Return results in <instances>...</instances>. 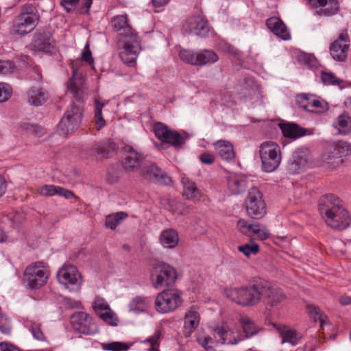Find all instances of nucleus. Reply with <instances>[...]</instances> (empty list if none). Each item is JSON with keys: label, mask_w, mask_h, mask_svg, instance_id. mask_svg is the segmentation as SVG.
Wrapping results in <instances>:
<instances>
[{"label": "nucleus", "mask_w": 351, "mask_h": 351, "mask_svg": "<svg viewBox=\"0 0 351 351\" xmlns=\"http://www.w3.org/2000/svg\"><path fill=\"white\" fill-rule=\"evenodd\" d=\"M318 210L322 219L332 229L343 230L350 226V215L342 202L335 195L329 194L320 197Z\"/></svg>", "instance_id": "f257e3e1"}, {"label": "nucleus", "mask_w": 351, "mask_h": 351, "mask_svg": "<svg viewBox=\"0 0 351 351\" xmlns=\"http://www.w3.org/2000/svg\"><path fill=\"white\" fill-rule=\"evenodd\" d=\"M230 300L242 306H253L260 302V280L249 285L231 287L225 291Z\"/></svg>", "instance_id": "f03ea898"}, {"label": "nucleus", "mask_w": 351, "mask_h": 351, "mask_svg": "<svg viewBox=\"0 0 351 351\" xmlns=\"http://www.w3.org/2000/svg\"><path fill=\"white\" fill-rule=\"evenodd\" d=\"M39 14L32 4H26L21 8L20 14L16 17L12 32L19 36H25L32 32L37 25Z\"/></svg>", "instance_id": "7ed1b4c3"}, {"label": "nucleus", "mask_w": 351, "mask_h": 351, "mask_svg": "<svg viewBox=\"0 0 351 351\" xmlns=\"http://www.w3.org/2000/svg\"><path fill=\"white\" fill-rule=\"evenodd\" d=\"M50 276L46 263L37 261L28 265L24 270L23 281L31 289H38L44 286Z\"/></svg>", "instance_id": "20e7f679"}, {"label": "nucleus", "mask_w": 351, "mask_h": 351, "mask_svg": "<svg viewBox=\"0 0 351 351\" xmlns=\"http://www.w3.org/2000/svg\"><path fill=\"white\" fill-rule=\"evenodd\" d=\"M177 278V271L173 266L160 263L154 265L150 279L153 287L159 289L174 285Z\"/></svg>", "instance_id": "39448f33"}, {"label": "nucleus", "mask_w": 351, "mask_h": 351, "mask_svg": "<svg viewBox=\"0 0 351 351\" xmlns=\"http://www.w3.org/2000/svg\"><path fill=\"white\" fill-rule=\"evenodd\" d=\"M182 292L176 289H168L160 292L155 300L156 310L160 313L174 311L183 302Z\"/></svg>", "instance_id": "423d86ee"}, {"label": "nucleus", "mask_w": 351, "mask_h": 351, "mask_svg": "<svg viewBox=\"0 0 351 351\" xmlns=\"http://www.w3.org/2000/svg\"><path fill=\"white\" fill-rule=\"evenodd\" d=\"M259 152L263 170L268 173L275 171L281 161L278 145L271 141L265 142L260 146Z\"/></svg>", "instance_id": "0eeeda50"}, {"label": "nucleus", "mask_w": 351, "mask_h": 351, "mask_svg": "<svg viewBox=\"0 0 351 351\" xmlns=\"http://www.w3.org/2000/svg\"><path fill=\"white\" fill-rule=\"evenodd\" d=\"M82 110L80 105L72 103L58 125V132L65 136L77 129L82 120Z\"/></svg>", "instance_id": "6e6552de"}, {"label": "nucleus", "mask_w": 351, "mask_h": 351, "mask_svg": "<svg viewBox=\"0 0 351 351\" xmlns=\"http://www.w3.org/2000/svg\"><path fill=\"white\" fill-rule=\"evenodd\" d=\"M248 216L254 219L262 218L266 214V204L262 193L256 187L251 188L245 201Z\"/></svg>", "instance_id": "1a4fd4ad"}, {"label": "nucleus", "mask_w": 351, "mask_h": 351, "mask_svg": "<svg viewBox=\"0 0 351 351\" xmlns=\"http://www.w3.org/2000/svg\"><path fill=\"white\" fill-rule=\"evenodd\" d=\"M58 280L66 289L78 291L82 283V276L77 268L71 265H64L57 273Z\"/></svg>", "instance_id": "9d476101"}, {"label": "nucleus", "mask_w": 351, "mask_h": 351, "mask_svg": "<svg viewBox=\"0 0 351 351\" xmlns=\"http://www.w3.org/2000/svg\"><path fill=\"white\" fill-rule=\"evenodd\" d=\"M285 298L281 289L272 285L267 280H260V302L263 301L267 305L274 307L282 302Z\"/></svg>", "instance_id": "9b49d317"}, {"label": "nucleus", "mask_w": 351, "mask_h": 351, "mask_svg": "<svg viewBox=\"0 0 351 351\" xmlns=\"http://www.w3.org/2000/svg\"><path fill=\"white\" fill-rule=\"evenodd\" d=\"M71 324L75 330L84 335H93L99 330L93 318L84 312L73 313L71 317Z\"/></svg>", "instance_id": "f8f14e48"}, {"label": "nucleus", "mask_w": 351, "mask_h": 351, "mask_svg": "<svg viewBox=\"0 0 351 351\" xmlns=\"http://www.w3.org/2000/svg\"><path fill=\"white\" fill-rule=\"evenodd\" d=\"M182 29L186 34L200 37H206L210 31L207 20L202 16H194L186 20Z\"/></svg>", "instance_id": "ddd939ff"}, {"label": "nucleus", "mask_w": 351, "mask_h": 351, "mask_svg": "<svg viewBox=\"0 0 351 351\" xmlns=\"http://www.w3.org/2000/svg\"><path fill=\"white\" fill-rule=\"evenodd\" d=\"M154 131L156 136L161 141L175 147L182 145L184 138L177 131L169 129L165 124L158 122L154 124Z\"/></svg>", "instance_id": "4468645a"}, {"label": "nucleus", "mask_w": 351, "mask_h": 351, "mask_svg": "<svg viewBox=\"0 0 351 351\" xmlns=\"http://www.w3.org/2000/svg\"><path fill=\"white\" fill-rule=\"evenodd\" d=\"M141 51L140 38L124 40L123 50L119 53L122 62L129 66H134L138 53Z\"/></svg>", "instance_id": "2eb2a0df"}, {"label": "nucleus", "mask_w": 351, "mask_h": 351, "mask_svg": "<svg viewBox=\"0 0 351 351\" xmlns=\"http://www.w3.org/2000/svg\"><path fill=\"white\" fill-rule=\"evenodd\" d=\"M140 172L145 179L153 182L166 185L171 182V178L154 164L143 163Z\"/></svg>", "instance_id": "dca6fc26"}, {"label": "nucleus", "mask_w": 351, "mask_h": 351, "mask_svg": "<svg viewBox=\"0 0 351 351\" xmlns=\"http://www.w3.org/2000/svg\"><path fill=\"white\" fill-rule=\"evenodd\" d=\"M349 47L350 38L347 32L343 31L330 45V51L332 58L343 61L347 58Z\"/></svg>", "instance_id": "f3484780"}, {"label": "nucleus", "mask_w": 351, "mask_h": 351, "mask_svg": "<svg viewBox=\"0 0 351 351\" xmlns=\"http://www.w3.org/2000/svg\"><path fill=\"white\" fill-rule=\"evenodd\" d=\"M297 103L300 108L311 112L319 113L328 108L325 101L306 94L298 96Z\"/></svg>", "instance_id": "a211bd4d"}, {"label": "nucleus", "mask_w": 351, "mask_h": 351, "mask_svg": "<svg viewBox=\"0 0 351 351\" xmlns=\"http://www.w3.org/2000/svg\"><path fill=\"white\" fill-rule=\"evenodd\" d=\"M118 149L117 144L112 140L108 139L99 143L94 145L91 149L84 150L82 155L89 158L98 155L100 158H108Z\"/></svg>", "instance_id": "6ab92c4d"}, {"label": "nucleus", "mask_w": 351, "mask_h": 351, "mask_svg": "<svg viewBox=\"0 0 351 351\" xmlns=\"http://www.w3.org/2000/svg\"><path fill=\"white\" fill-rule=\"evenodd\" d=\"M93 308L99 317L108 324L112 326L118 325L117 315L110 308L106 301L101 298H97L95 300Z\"/></svg>", "instance_id": "aec40b11"}, {"label": "nucleus", "mask_w": 351, "mask_h": 351, "mask_svg": "<svg viewBox=\"0 0 351 351\" xmlns=\"http://www.w3.org/2000/svg\"><path fill=\"white\" fill-rule=\"evenodd\" d=\"M240 334L237 330L230 329L227 326L217 327L214 330V338L217 344L235 345L241 341Z\"/></svg>", "instance_id": "412c9836"}, {"label": "nucleus", "mask_w": 351, "mask_h": 351, "mask_svg": "<svg viewBox=\"0 0 351 351\" xmlns=\"http://www.w3.org/2000/svg\"><path fill=\"white\" fill-rule=\"evenodd\" d=\"M125 159L123 162L124 169L127 172H132L141 168L143 164V156L130 145L124 147Z\"/></svg>", "instance_id": "4be33fe9"}, {"label": "nucleus", "mask_w": 351, "mask_h": 351, "mask_svg": "<svg viewBox=\"0 0 351 351\" xmlns=\"http://www.w3.org/2000/svg\"><path fill=\"white\" fill-rule=\"evenodd\" d=\"M312 8L316 9V14L326 17L336 14L339 10L337 0H308Z\"/></svg>", "instance_id": "5701e85b"}, {"label": "nucleus", "mask_w": 351, "mask_h": 351, "mask_svg": "<svg viewBox=\"0 0 351 351\" xmlns=\"http://www.w3.org/2000/svg\"><path fill=\"white\" fill-rule=\"evenodd\" d=\"M111 25L116 31L121 32V34L125 37L126 40H132L139 38L135 31L130 25L126 15L115 16L111 21Z\"/></svg>", "instance_id": "b1692460"}, {"label": "nucleus", "mask_w": 351, "mask_h": 351, "mask_svg": "<svg viewBox=\"0 0 351 351\" xmlns=\"http://www.w3.org/2000/svg\"><path fill=\"white\" fill-rule=\"evenodd\" d=\"M32 47L37 51L51 52L54 48L53 40L49 32L37 34L32 43Z\"/></svg>", "instance_id": "393cba45"}, {"label": "nucleus", "mask_w": 351, "mask_h": 351, "mask_svg": "<svg viewBox=\"0 0 351 351\" xmlns=\"http://www.w3.org/2000/svg\"><path fill=\"white\" fill-rule=\"evenodd\" d=\"M268 29L284 40L291 39V34L283 21L278 17H271L266 21Z\"/></svg>", "instance_id": "a878e982"}, {"label": "nucleus", "mask_w": 351, "mask_h": 351, "mask_svg": "<svg viewBox=\"0 0 351 351\" xmlns=\"http://www.w3.org/2000/svg\"><path fill=\"white\" fill-rule=\"evenodd\" d=\"M279 128L285 137L293 139H296L311 134L307 133L306 129L292 122L280 123Z\"/></svg>", "instance_id": "bb28decb"}, {"label": "nucleus", "mask_w": 351, "mask_h": 351, "mask_svg": "<svg viewBox=\"0 0 351 351\" xmlns=\"http://www.w3.org/2000/svg\"><path fill=\"white\" fill-rule=\"evenodd\" d=\"M200 316L197 306H191L185 314L184 317V333L185 336H189L199 323Z\"/></svg>", "instance_id": "cd10ccee"}, {"label": "nucleus", "mask_w": 351, "mask_h": 351, "mask_svg": "<svg viewBox=\"0 0 351 351\" xmlns=\"http://www.w3.org/2000/svg\"><path fill=\"white\" fill-rule=\"evenodd\" d=\"M39 193L43 196H53L55 195L64 197L66 199L75 197V194L70 190L59 186L45 184L40 187Z\"/></svg>", "instance_id": "c85d7f7f"}, {"label": "nucleus", "mask_w": 351, "mask_h": 351, "mask_svg": "<svg viewBox=\"0 0 351 351\" xmlns=\"http://www.w3.org/2000/svg\"><path fill=\"white\" fill-rule=\"evenodd\" d=\"M159 240L164 247L173 249L178 244V233L174 229L169 228L165 230L160 233Z\"/></svg>", "instance_id": "c756f323"}, {"label": "nucleus", "mask_w": 351, "mask_h": 351, "mask_svg": "<svg viewBox=\"0 0 351 351\" xmlns=\"http://www.w3.org/2000/svg\"><path fill=\"white\" fill-rule=\"evenodd\" d=\"M217 154L223 160H232L235 153L232 145L226 141H219L214 144Z\"/></svg>", "instance_id": "7c9ffc66"}, {"label": "nucleus", "mask_w": 351, "mask_h": 351, "mask_svg": "<svg viewBox=\"0 0 351 351\" xmlns=\"http://www.w3.org/2000/svg\"><path fill=\"white\" fill-rule=\"evenodd\" d=\"M27 95L28 102L34 106L43 105L47 99V93L43 88H32Z\"/></svg>", "instance_id": "2f4dec72"}, {"label": "nucleus", "mask_w": 351, "mask_h": 351, "mask_svg": "<svg viewBox=\"0 0 351 351\" xmlns=\"http://www.w3.org/2000/svg\"><path fill=\"white\" fill-rule=\"evenodd\" d=\"M333 126L339 134L346 135L351 132V117L348 114H342L335 119Z\"/></svg>", "instance_id": "473e14b6"}, {"label": "nucleus", "mask_w": 351, "mask_h": 351, "mask_svg": "<svg viewBox=\"0 0 351 351\" xmlns=\"http://www.w3.org/2000/svg\"><path fill=\"white\" fill-rule=\"evenodd\" d=\"M219 60L218 55L213 50H202L197 53V65L204 66L206 64H211Z\"/></svg>", "instance_id": "72a5a7b5"}, {"label": "nucleus", "mask_w": 351, "mask_h": 351, "mask_svg": "<svg viewBox=\"0 0 351 351\" xmlns=\"http://www.w3.org/2000/svg\"><path fill=\"white\" fill-rule=\"evenodd\" d=\"M280 335L282 339V343H289L292 346L298 344L301 337L294 329L283 326L279 328Z\"/></svg>", "instance_id": "f704fd0d"}, {"label": "nucleus", "mask_w": 351, "mask_h": 351, "mask_svg": "<svg viewBox=\"0 0 351 351\" xmlns=\"http://www.w3.org/2000/svg\"><path fill=\"white\" fill-rule=\"evenodd\" d=\"M228 186L230 192L234 195L243 193L246 187L245 180L237 176H230L228 180Z\"/></svg>", "instance_id": "c9c22d12"}, {"label": "nucleus", "mask_w": 351, "mask_h": 351, "mask_svg": "<svg viewBox=\"0 0 351 351\" xmlns=\"http://www.w3.org/2000/svg\"><path fill=\"white\" fill-rule=\"evenodd\" d=\"M149 300L147 298L136 296L134 298L130 304V311L134 313L145 312L149 307Z\"/></svg>", "instance_id": "e433bc0d"}, {"label": "nucleus", "mask_w": 351, "mask_h": 351, "mask_svg": "<svg viewBox=\"0 0 351 351\" xmlns=\"http://www.w3.org/2000/svg\"><path fill=\"white\" fill-rule=\"evenodd\" d=\"M182 183L184 187L182 194L187 199H195L200 196V193L193 182L189 180L188 178H183L182 179Z\"/></svg>", "instance_id": "4c0bfd02"}, {"label": "nucleus", "mask_w": 351, "mask_h": 351, "mask_svg": "<svg viewBox=\"0 0 351 351\" xmlns=\"http://www.w3.org/2000/svg\"><path fill=\"white\" fill-rule=\"evenodd\" d=\"M306 310L311 319H312L314 322L319 321L321 326L327 322V316L317 306L312 304H308L306 305Z\"/></svg>", "instance_id": "58836bf2"}, {"label": "nucleus", "mask_w": 351, "mask_h": 351, "mask_svg": "<svg viewBox=\"0 0 351 351\" xmlns=\"http://www.w3.org/2000/svg\"><path fill=\"white\" fill-rule=\"evenodd\" d=\"M351 149L350 143L339 141L334 143L328 147V150L332 153L331 158H338L341 154H346ZM330 158V156H328Z\"/></svg>", "instance_id": "ea45409f"}, {"label": "nucleus", "mask_w": 351, "mask_h": 351, "mask_svg": "<svg viewBox=\"0 0 351 351\" xmlns=\"http://www.w3.org/2000/svg\"><path fill=\"white\" fill-rule=\"evenodd\" d=\"M240 321L246 338H250L256 335L261 330V328L256 325V324L247 317L241 318Z\"/></svg>", "instance_id": "a19ab883"}, {"label": "nucleus", "mask_w": 351, "mask_h": 351, "mask_svg": "<svg viewBox=\"0 0 351 351\" xmlns=\"http://www.w3.org/2000/svg\"><path fill=\"white\" fill-rule=\"evenodd\" d=\"M128 214L125 212H117L109 215L106 218L105 226L106 228L114 230L123 220L128 217Z\"/></svg>", "instance_id": "79ce46f5"}, {"label": "nucleus", "mask_w": 351, "mask_h": 351, "mask_svg": "<svg viewBox=\"0 0 351 351\" xmlns=\"http://www.w3.org/2000/svg\"><path fill=\"white\" fill-rule=\"evenodd\" d=\"M106 103L100 101L99 99H95V122L97 130H100L106 125V121L102 115V109Z\"/></svg>", "instance_id": "37998d69"}, {"label": "nucleus", "mask_w": 351, "mask_h": 351, "mask_svg": "<svg viewBox=\"0 0 351 351\" xmlns=\"http://www.w3.org/2000/svg\"><path fill=\"white\" fill-rule=\"evenodd\" d=\"M21 127L27 134L33 135L35 137H41L46 133L45 129L37 124L23 123Z\"/></svg>", "instance_id": "c03bdc74"}, {"label": "nucleus", "mask_w": 351, "mask_h": 351, "mask_svg": "<svg viewBox=\"0 0 351 351\" xmlns=\"http://www.w3.org/2000/svg\"><path fill=\"white\" fill-rule=\"evenodd\" d=\"M75 71H73V76L69 79L67 83L68 90L70 91L75 98L80 96L82 93L81 86L82 84V79H77L75 77Z\"/></svg>", "instance_id": "a18cd8bd"}, {"label": "nucleus", "mask_w": 351, "mask_h": 351, "mask_svg": "<svg viewBox=\"0 0 351 351\" xmlns=\"http://www.w3.org/2000/svg\"><path fill=\"white\" fill-rule=\"evenodd\" d=\"M307 158L300 150L296 151L293 155L291 160V165L293 166L295 169H302L307 164Z\"/></svg>", "instance_id": "49530a36"}, {"label": "nucleus", "mask_w": 351, "mask_h": 351, "mask_svg": "<svg viewBox=\"0 0 351 351\" xmlns=\"http://www.w3.org/2000/svg\"><path fill=\"white\" fill-rule=\"evenodd\" d=\"M180 58L190 64L197 65V53L190 49H182L179 53Z\"/></svg>", "instance_id": "de8ad7c7"}, {"label": "nucleus", "mask_w": 351, "mask_h": 351, "mask_svg": "<svg viewBox=\"0 0 351 351\" xmlns=\"http://www.w3.org/2000/svg\"><path fill=\"white\" fill-rule=\"evenodd\" d=\"M322 82L325 85H337L340 86L342 80L337 77L332 72H322L321 75Z\"/></svg>", "instance_id": "09e8293b"}, {"label": "nucleus", "mask_w": 351, "mask_h": 351, "mask_svg": "<svg viewBox=\"0 0 351 351\" xmlns=\"http://www.w3.org/2000/svg\"><path fill=\"white\" fill-rule=\"evenodd\" d=\"M238 250L249 258L252 255H256L259 252V246L257 244H245L239 245Z\"/></svg>", "instance_id": "8fccbe9b"}, {"label": "nucleus", "mask_w": 351, "mask_h": 351, "mask_svg": "<svg viewBox=\"0 0 351 351\" xmlns=\"http://www.w3.org/2000/svg\"><path fill=\"white\" fill-rule=\"evenodd\" d=\"M254 224L248 223L245 219H240L237 223V228L243 234L249 235L250 232H252Z\"/></svg>", "instance_id": "3c124183"}, {"label": "nucleus", "mask_w": 351, "mask_h": 351, "mask_svg": "<svg viewBox=\"0 0 351 351\" xmlns=\"http://www.w3.org/2000/svg\"><path fill=\"white\" fill-rule=\"evenodd\" d=\"M252 233L256 234L258 238L262 241L267 239L269 236V231L258 223H255Z\"/></svg>", "instance_id": "603ef678"}, {"label": "nucleus", "mask_w": 351, "mask_h": 351, "mask_svg": "<svg viewBox=\"0 0 351 351\" xmlns=\"http://www.w3.org/2000/svg\"><path fill=\"white\" fill-rule=\"evenodd\" d=\"M199 343L204 347L207 351H215L213 346H217L216 339H213L210 337H205L203 340L198 339Z\"/></svg>", "instance_id": "864d4df0"}, {"label": "nucleus", "mask_w": 351, "mask_h": 351, "mask_svg": "<svg viewBox=\"0 0 351 351\" xmlns=\"http://www.w3.org/2000/svg\"><path fill=\"white\" fill-rule=\"evenodd\" d=\"M11 88L5 83H0V103L7 101L11 95Z\"/></svg>", "instance_id": "5fc2aeb1"}, {"label": "nucleus", "mask_w": 351, "mask_h": 351, "mask_svg": "<svg viewBox=\"0 0 351 351\" xmlns=\"http://www.w3.org/2000/svg\"><path fill=\"white\" fill-rule=\"evenodd\" d=\"M128 346L121 342H112L104 346V349L111 351H122L127 350Z\"/></svg>", "instance_id": "6e6d98bb"}, {"label": "nucleus", "mask_w": 351, "mask_h": 351, "mask_svg": "<svg viewBox=\"0 0 351 351\" xmlns=\"http://www.w3.org/2000/svg\"><path fill=\"white\" fill-rule=\"evenodd\" d=\"M10 322L6 316L0 314V331L5 335L10 333Z\"/></svg>", "instance_id": "4d7b16f0"}, {"label": "nucleus", "mask_w": 351, "mask_h": 351, "mask_svg": "<svg viewBox=\"0 0 351 351\" xmlns=\"http://www.w3.org/2000/svg\"><path fill=\"white\" fill-rule=\"evenodd\" d=\"M161 333L159 330H156L155 333L149 338L146 339L145 342H147L150 343L151 348H156L160 345V339Z\"/></svg>", "instance_id": "13d9d810"}, {"label": "nucleus", "mask_w": 351, "mask_h": 351, "mask_svg": "<svg viewBox=\"0 0 351 351\" xmlns=\"http://www.w3.org/2000/svg\"><path fill=\"white\" fill-rule=\"evenodd\" d=\"M82 58L84 61L88 62L90 64L93 62L92 53L90 51V47L88 43L85 45L84 51L82 53Z\"/></svg>", "instance_id": "bf43d9fd"}, {"label": "nucleus", "mask_w": 351, "mask_h": 351, "mask_svg": "<svg viewBox=\"0 0 351 351\" xmlns=\"http://www.w3.org/2000/svg\"><path fill=\"white\" fill-rule=\"evenodd\" d=\"M80 0H60L61 5L66 10L67 12L75 8Z\"/></svg>", "instance_id": "052dcab7"}, {"label": "nucleus", "mask_w": 351, "mask_h": 351, "mask_svg": "<svg viewBox=\"0 0 351 351\" xmlns=\"http://www.w3.org/2000/svg\"><path fill=\"white\" fill-rule=\"evenodd\" d=\"M12 62L9 61L0 60V74H6L12 69Z\"/></svg>", "instance_id": "680f3d73"}, {"label": "nucleus", "mask_w": 351, "mask_h": 351, "mask_svg": "<svg viewBox=\"0 0 351 351\" xmlns=\"http://www.w3.org/2000/svg\"><path fill=\"white\" fill-rule=\"evenodd\" d=\"M201 162L206 165H210L214 162V156L208 153H204L199 156Z\"/></svg>", "instance_id": "e2e57ef3"}, {"label": "nucleus", "mask_w": 351, "mask_h": 351, "mask_svg": "<svg viewBox=\"0 0 351 351\" xmlns=\"http://www.w3.org/2000/svg\"><path fill=\"white\" fill-rule=\"evenodd\" d=\"M0 351H20L16 346L14 345L6 343L1 342L0 343Z\"/></svg>", "instance_id": "0e129e2a"}, {"label": "nucleus", "mask_w": 351, "mask_h": 351, "mask_svg": "<svg viewBox=\"0 0 351 351\" xmlns=\"http://www.w3.org/2000/svg\"><path fill=\"white\" fill-rule=\"evenodd\" d=\"M64 303L67 308H79L81 306V303L77 300H72L70 298H65Z\"/></svg>", "instance_id": "69168bd1"}, {"label": "nucleus", "mask_w": 351, "mask_h": 351, "mask_svg": "<svg viewBox=\"0 0 351 351\" xmlns=\"http://www.w3.org/2000/svg\"><path fill=\"white\" fill-rule=\"evenodd\" d=\"M33 337L37 340H43L44 339V335L40 329L37 326H34L31 329Z\"/></svg>", "instance_id": "338daca9"}, {"label": "nucleus", "mask_w": 351, "mask_h": 351, "mask_svg": "<svg viewBox=\"0 0 351 351\" xmlns=\"http://www.w3.org/2000/svg\"><path fill=\"white\" fill-rule=\"evenodd\" d=\"M227 51L233 55L236 58H239L241 51L238 50L237 49L234 48L233 46L228 45L227 46Z\"/></svg>", "instance_id": "774afa93"}]
</instances>
